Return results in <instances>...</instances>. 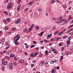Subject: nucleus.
<instances>
[{"mask_svg": "<svg viewBox=\"0 0 73 73\" xmlns=\"http://www.w3.org/2000/svg\"><path fill=\"white\" fill-rule=\"evenodd\" d=\"M66 55H69V53L68 52H66Z\"/></svg>", "mask_w": 73, "mask_h": 73, "instance_id": "obj_42", "label": "nucleus"}, {"mask_svg": "<svg viewBox=\"0 0 73 73\" xmlns=\"http://www.w3.org/2000/svg\"><path fill=\"white\" fill-rule=\"evenodd\" d=\"M63 7L64 8H66V5H64L63 6Z\"/></svg>", "mask_w": 73, "mask_h": 73, "instance_id": "obj_56", "label": "nucleus"}, {"mask_svg": "<svg viewBox=\"0 0 73 73\" xmlns=\"http://www.w3.org/2000/svg\"><path fill=\"white\" fill-rule=\"evenodd\" d=\"M52 29L53 30H55L56 29V27L55 26H53Z\"/></svg>", "mask_w": 73, "mask_h": 73, "instance_id": "obj_30", "label": "nucleus"}, {"mask_svg": "<svg viewBox=\"0 0 73 73\" xmlns=\"http://www.w3.org/2000/svg\"><path fill=\"white\" fill-rule=\"evenodd\" d=\"M33 54H34V56H37V54H36V53L35 54V53H33Z\"/></svg>", "mask_w": 73, "mask_h": 73, "instance_id": "obj_51", "label": "nucleus"}, {"mask_svg": "<svg viewBox=\"0 0 73 73\" xmlns=\"http://www.w3.org/2000/svg\"><path fill=\"white\" fill-rule=\"evenodd\" d=\"M14 58V60L15 61H16V60H17V57H16V56H15Z\"/></svg>", "mask_w": 73, "mask_h": 73, "instance_id": "obj_26", "label": "nucleus"}, {"mask_svg": "<svg viewBox=\"0 0 73 73\" xmlns=\"http://www.w3.org/2000/svg\"><path fill=\"white\" fill-rule=\"evenodd\" d=\"M36 43H37V42H36V41H33V44H36Z\"/></svg>", "mask_w": 73, "mask_h": 73, "instance_id": "obj_38", "label": "nucleus"}, {"mask_svg": "<svg viewBox=\"0 0 73 73\" xmlns=\"http://www.w3.org/2000/svg\"><path fill=\"white\" fill-rule=\"evenodd\" d=\"M45 65H47V64H48V62H46L45 63Z\"/></svg>", "mask_w": 73, "mask_h": 73, "instance_id": "obj_60", "label": "nucleus"}, {"mask_svg": "<svg viewBox=\"0 0 73 73\" xmlns=\"http://www.w3.org/2000/svg\"><path fill=\"white\" fill-rule=\"evenodd\" d=\"M31 27H32V28H33V27H34V25H31Z\"/></svg>", "mask_w": 73, "mask_h": 73, "instance_id": "obj_62", "label": "nucleus"}, {"mask_svg": "<svg viewBox=\"0 0 73 73\" xmlns=\"http://www.w3.org/2000/svg\"><path fill=\"white\" fill-rule=\"evenodd\" d=\"M36 29L38 30V29H39V28H40V27L38 26H36Z\"/></svg>", "mask_w": 73, "mask_h": 73, "instance_id": "obj_18", "label": "nucleus"}, {"mask_svg": "<svg viewBox=\"0 0 73 73\" xmlns=\"http://www.w3.org/2000/svg\"><path fill=\"white\" fill-rule=\"evenodd\" d=\"M68 40H71V37H68Z\"/></svg>", "mask_w": 73, "mask_h": 73, "instance_id": "obj_46", "label": "nucleus"}, {"mask_svg": "<svg viewBox=\"0 0 73 73\" xmlns=\"http://www.w3.org/2000/svg\"><path fill=\"white\" fill-rule=\"evenodd\" d=\"M33 4V3L32 2H30L29 4V5H32Z\"/></svg>", "mask_w": 73, "mask_h": 73, "instance_id": "obj_24", "label": "nucleus"}, {"mask_svg": "<svg viewBox=\"0 0 73 73\" xmlns=\"http://www.w3.org/2000/svg\"><path fill=\"white\" fill-rule=\"evenodd\" d=\"M57 34V32H55L54 33V35H56Z\"/></svg>", "mask_w": 73, "mask_h": 73, "instance_id": "obj_48", "label": "nucleus"}, {"mask_svg": "<svg viewBox=\"0 0 73 73\" xmlns=\"http://www.w3.org/2000/svg\"><path fill=\"white\" fill-rule=\"evenodd\" d=\"M16 29H15V28H13L12 29V30H13V31H15Z\"/></svg>", "mask_w": 73, "mask_h": 73, "instance_id": "obj_25", "label": "nucleus"}, {"mask_svg": "<svg viewBox=\"0 0 73 73\" xmlns=\"http://www.w3.org/2000/svg\"><path fill=\"white\" fill-rule=\"evenodd\" d=\"M55 2V1L54 0H52L51 1L50 3L51 4H53V3H54Z\"/></svg>", "mask_w": 73, "mask_h": 73, "instance_id": "obj_16", "label": "nucleus"}, {"mask_svg": "<svg viewBox=\"0 0 73 73\" xmlns=\"http://www.w3.org/2000/svg\"><path fill=\"white\" fill-rule=\"evenodd\" d=\"M7 54L8 56H9V51H8L7 52Z\"/></svg>", "mask_w": 73, "mask_h": 73, "instance_id": "obj_39", "label": "nucleus"}, {"mask_svg": "<svg viewBox=\"0 0 73 73\" xmlns=\"http://www.w3.org/2000/svg\"><path fill=\"white\" fill-rule=\"evenodd\" d=\"M56 68H57V69H60V67H59V66H57Z\"/></svg>", "mask_w": 73, "mask_h": 73, "instance_id": "obj_58", "label": "nucleus"}, {"mask_svg": "<svg viewBox=\"0 0 73 73\" xmlns=\"http://www.w3.org/2000/svg\"><path fill=\"white\" fill-rule=\"evenodd\" d=\"M1 41L2 42H4L5 40L4 39H2Z\"/></svg>", "mask_w": 73, "mask_h": 73, "instance_id": "obj_59", "label": "nucleus"}, {"mask_svg": "<svg viewBox=\"0 0 73 73\" xmlns=\"http://www.w3.org/2000/svg\"><path fill=\"white\" fill-rule=\"evenodd\" d=\"M70 50H71V51H73V48H71V49H70Z\"/></svg>", "mask_w": 73, "mask_h": 73, "instance_id": "obj_64", "label": "nucleus"}, {"mask_svg": "<svg viewBox=\"0 0 73 73\" xmlns=\"http://www.w3.org/2000/svg\"><path fill=\"white\" fill-rule=\"evenodd\" d=\"M66 21V19H64L63 20L61 21H62H62Z\"/></svg>", "mask_w": 73, "mask_h": 73, "instance_id": "obj_55", "label": "nucleus"}, {"mask_svg": "<svg viewBox=\"0 0 73 73\" xmlns=\"http://www.w3.org/2000/svg\"><path fill=\"white\" fill-rule=\"evenodd\" d=\"M32 62H33V63H36V61L35 60H33L32 61Z\"/></svg>", "mask_w": 73, "mask_h": 73, "instance_id": "obj_57", "label": "nucleus"}, {"mask_svg": "<svg viewBox=\"0 0 73 73\" xmlns=\"http://www.w3.org/2000/svg\"><path fill=\"white\" fill-rule=\"evenodd\" d=\"M44 33V31H42L41 32V33L39 34H38L39 36H42V35H43V34Z\"/></svg>", "mask_w": 73, "mask_h": 73, "instance_id": "obj_6", "label": "nucleus"}, {"mask_svg": "<svg viewBox=\"0 0 73 73\" xmlns=\"http://www.w3.org/2000/svg\"><path fill=\"white\" fill-rule=\"evenodd\" d=\"M10 65H11V66H13V63H12L11 64H10Z\"/></svg>", "mask_w": 73, "mask_h": 73, "instance_id": "obj_44", "label": "nucleus"}, {"mask_svg": "<svg viewBox=\"0 0 73 73\" xmlns=\"http://www.w3.org/2000/svg\"><path fill=\"white\" fill-rule=\"evenodd\" d=\"M34 47H35V45H33L31 46L30 48H33Z\"/></svg>", "mask_w": 73, "mask_h": 73, "instance_id": "obj_23", "label": "nucleus"}, {"mask_svg": "<svg viewBox=\"0 0 73 73\" xmlns=\"http://www.w3.org/2000/svg\"><path fill=\"white\" fill-rule=\"evenodd\" d=\"M69 18L68 19V21H69L71 19H72V16L71 15H70L69 16Z\"/></svg>", "mask_w": 73, "mask_h": 73, "instance_id": "obj_12", "label": "nucleus"}, {"mask_svg": "<svg viewBox=\"0 0 73 73\" xmlns=\"http://www.w3.org/2000/svg\"><path fill=\"white\" fill-rule=\"evenodd\" d=\"M41 49H44V47L43 46H42L41 47Z\"/></svg>", "mask_w": 73, "mask_h": 73, "instance_id": "obj_53", "label": "nucleus"}, {"mask_svg": "<svg viewBox=\"0 0 73 73\" xmlns=\"http://www.w3.org/2000/svg\"><path fill=\"white\" fill-rule=\"evenodd\" d=\"M32 29H33V28L32 27L29 28V32H31Z\"/></svg>", "mask_w": 73, "mask_h": 73, "instance_id": "obj_13", "label": "nucleus"}, {"mask_svg": "<svg viewBox=\"0 0 73 73\" xmlns=\"http://www.w3.org/2000/svg\"><path fill=\"white\" fill-rule=\"evenodd\" d=\"M45 53L46 54V55H48V52H47V50H46V51L45 52Z\"/></svg>", "mask_w": 73, "mask_h": 73, "instance_id": "obj_20", "label": "nucleus"}, {"mask_svg": "<svg viewBox=\"0 0 73 73\" xmlns=\"http://www.w3.org/2000/svg\"><path fill=\"white\" fill-rule=\"evenodd\" d=\"M14 43L15 44V45H19V42H14Z\"/></svg>", "mask_w": 73, "mask_h": 73, "instance_id": "obj_11", "label": "nucleus"}, {"mask_svg": "<svg viewBox=\"0 0 73 73\" xmlns=\"http://www.w3.org/2000/svg\"><path fill=\"white\" fill-rule=\"evenodd\" d=\"M5 44L6 45H9V44L8 43V42H7L5 43Z\"/></svg>", "mask_w": 73, "mask_h": 73, "instance_id": "obj_35", "label": "nucleus"}, {"mask_svg": "<svg viewBox=\"0 0 73 73\" xmlns=\"http://www.w3.org/2000/svg\"><path fill=\"white\" fill-rule=\"evenodd\" d=\"M21 0H18V4H20Z\"/></svg>", "mask_w": 73, "mask_h": 73, "instance_id": "obj_43", "label": "nucleus"}, {"mask_svg": "<svg viewBox=\"0 0 73 73\" xmlns=\"http://www.w3.org/2000/svg\"><path fill=\"white\" fill-rule=\"evenodd\" d=\"M24 60L23 59H21L19 61V62H21V63H23V62H24Z\"/></svg>", "mask_w": 73, "mask_h": 73, "instance_id": "obj_8", "label": "nucleus"}, {"mask_svg": "<svg viewBox=\"0 0 73 73\" xmlns=\"http://www.w3.org/2000/svg\"><path fill=\"white\" fill-rule=\"evenodd\" d=\"M13 64V65H15V66H16V65H17V64H16V62H14Z\"/></svg>", "mask_w": 73, "mask_h": 73, "instance_id": "obj_47", "label": "nucleus"}, {"mask_svg": "<svg viewBox=\"0 0 73 73\" xmlns=\"http://www.w3.org/2000/svg\"><path fill=\"white\" fill-rule=\"evenodd\" d=\"M25 47L27 49V48H28V45H26Z\"/></svg>", "mask_w": 73, "mask_h": 73, "instance_id": "obj_61", "label": "nucleus"}, {"mask_svg": "<svg viewBox=\"0 0 73 73\" xmlns=\"http://www.w3.org/2000/svg\"><path fill=\"white\" fill-rule=\"evenodd\" d=\"M38 9L39 10H40V11H42V10L41 8H39V9Z\"/></svg>", "mask_w": 73, "mask_h": 73, "instance_id": "obj_45", "label": "nucleus"}, {"mask_svg": "<svg viewBox=\"0 0 73 73\" xmlns=\"http://www.w3.org/2000/svg\"><path fill=\"white\" fill-rule=\"evenodd\" d=\"M64 58V56H61V58L60 59H61V60H62Z\"/></svg>", "mask_w": 73, "mask_h": 73, "instance_id": "obj_37", "label": "nucleus"}, {"mask_svg": "<svg viewBox=\"0 0 73 73\" xmlns=\"http://www.w3.org/2000/svg\"><path fill=\"white\" fill-rule=\"evenodd\" d=\"M40 65H43L44 64V62H40Z\"/></svg>", "mask_w": 73, "mask_h": 73, "instance_id": "obj_22", "label": "nucleus"}, {"mask_svg": "<svg viewBox=\"0 0 73 73\" xmlns=\"http://www.w3.org/2000/svg\"><path fill=\"white\" fill-rule=\"evenodd\" d=\"M58 52H57V50H56L54 52H53L54 53H55V54H57V53Z\"/></svg>", "mask_w": 73, "mask_h": 73, "instance_id": "obj_34", "label": "nucleus"}, {"mask_svg": "<svg viewBox=\"0 0 73 73\" xmlns=\"http://www.w3.org/2000/svg\"><path fill=\"white\" fill-rule=\"evenodd\" d=\"M56 72V70H54V69L52 70H51V73H55Z\"/></svg>", "mask_w": 73, "mask_h": 73, "instance_id": "obj_10", "label": "nucleus"}, {"mask_svg": "<svg viewBox=\"0 0 73 73\" xmlns=\"http://www.w3.org/2000/svg\"><path fill=\"white\" fill-rule=\"evenodd\" d=\"M12 7V4L11 3H10L8 5L7 7V8L8 9H11Z\"/></svg>", "mask_w": 73, "mask_h": 73, "instance_id": "obj_3", "label": "nucleus"}, {"mask_svg": "<svg viewBox=\"0 0 73 73\" xmlns=\"http://www.w3.org/2000/svg\"><path fill=\"white\" fill-rule=\"evenodd\" d=\"M62 23V21H59L58 22V24H59L60 23Z\"/></svg>", "mask_w": 73, "mask_h": 73, "instance_id": "obj_54", "label": "nucleus"}, {"mask_svg": "<svg viewBox=\"0 0 73 73\" xmlns=\"http://www.w3.org/2000/svg\"><path fill=\"white\" fill-rule=\"evenodd\" d=\"M3 13H4V14H5L6 15H8V12H7V11H3Z\"/></svg>", "mask_w": 73, "mask_h": 73, "instance_id": "obj_21", "label": "nucleus"}, {"mask_svg": "<svg viewBox=\"0 0 73 73\" xmlns=\"http://www.w3.org/2000/svg\"><path fill=\"white\" fill-rule=\"evenodd\" d=\"M23 31L24 32H26L27 31V29H25L24 30H23Z\"/></svg>", "mask_w": 73, "mask_h": 73, "instance_id": "obj_36", "label": "nucleus"}, {"mask_svg": "<svg viewBox=\"0 0 73 73\" xmlns=\"http://www.w3.org/2000/svg\"><path fill=\"white\" fill-rule=\"evenodd\" d=\"M4 69H5V67L4 66H3L2 67V70L3 71H4L5 70H4Z\"/></svg>", "mask_w": 73, "mask_h": 73, "instance_id": "obj_32", "label": "nucleus"}, {"mask_svg": "<svg viewBox=\"0 0 73 73\" xmlns=\"http://www.w3.org/2000/svg\"><path fill=\"white\" fill-rule=\"evenodd\" d=\"M8 29V27H5V30H7Z\"/></svg>", "mask_w": 73, "mask_h": 73, "instance_id": "obj_49", "label": "nucleus"}, {"mask_svg": "<svg viewBox=\"0 0 73 73\" xmlns=\"http://www.w3.org/2000/svg\"><path fill=\"white\" fill-rule=\"evenodd\" d=\"M6 20L7 21H8V22H9V21H10V19L9 18H7L6 19Z\"/></svg>", "mask_w": 73, "mask_h": 73, "instance_id": "obj_29", "label": "nucleus"}, {"mask_svg": "<svg viewBox=\"0 0 73 73\" xmlns=\"http://www.w3.org/2000/svg\"><path fill=\"white\" fill-rule=\"evenodd\" d=\"M70 31L71 32V31H73V28H71L70 29Z\"/></svg>", "mask_w": 73, "mask_h": 73, "instance_id": "obj_52", "label": "nucleus"}, {"mask_svg": "<svg viewBox=\"0 0 73 73\" xmlns=\"http://www.w3.org/2000/svg\"><path fill=\"white\" fill-rule=\"evenodd\" d=\"M6 21H7L5 19H3V22L5 24H7V23L6 22Z\"/></svg>", "mask_w": 73, "mask_h": 73, "instance_id": "obj_9", "label": "nucleus"}, {"mask_svg": "<svg viewBox=\"0 0 73 73\" xmlns=\"http://www.w3.org/2000/svg\"><path fill=\"white\" fill-rule=\"evenodd\" d=\"M9 68L10 69H13V67H12V66H9Z\"/></svg>", "mask_w": 73, "mask_h": 73, "instance_id": "obj_27", "label": "nucleus"}, {"mask_svg": "<svg viewBox=\"0 0 73 73\" xmlns=\"http://www.w3.org/2000/svg\"><path fill=\"white\" fill-rule=\"evenodd\" d=\"M10 56L11 58L12 57H15V55L13 54H11Z\"/></svg>", "mask_w": 73, "mask_h": 73, "instance_id": "obj_14", "label": "nucleus"}, {"mask_svg": "<svg viewBox=\"0 0 73 73\" xmlns=\"http://www.w3.org/2000/svg\"><path fill=\"white\" fill-rule=\"evenodd\" d=\"M31 66H34V64H31Z\"/></svg>", "mask_w": 73, "mask_h": 73, "instance_id": "obj_63", "label": "nucleus"}, {"mask_svg": "<svg viewBox=\"0 0 73 73\" xmlns=\"http://www.w3.org/2000/svg\"><path fill=\"white\" fill-rule=\"evenodd\" d=\"M52 34H50L49 35H47V37H46V38L47 39H49L51 37V36H52Z\"/></svg>", "mask_w": 73, "mask_h": 73, "instance_id": "obj_5", "label": "nucleus"}, {"mask_svg": "<svg viewBox=\"0 0 73 73\" xmlns=\"http://www.w3.org/2000/svg\"><path fill=\"white\" fill-rule=\"evenodd\" d=\"M20 4H19L18 7L17 8V11H19V10H20V6H21Z\"/></svg>", "mask_w": 73, "mask_h": 73, "instance_id": "obj_7", "label": "nucleus"}, {"mask_svg": "<svg viewBox=\"0 0 73 73\" xmlns=\"http://www.w3.org/2000/svg\"><path fill=\"white\" fill-rule=\"evenodd\" d=\"M3 53L4 54H5V53H6V51L5 50H4L3 51Z\"/></svg>", "mask_w": 73, "mask_h": 73, "instance_id": "obj_50", "label": "nucleus"}, {"mask_svg": "<svg viewBox=\"0 0 73 73\" xmlns=\"http://www.w3.org/2000/svg\"><path fill=\"white\" fill-rule=\"evenodd\" d=\"M70 44V41L69 40H68L67 41V44H68V45H69Z\"/></svg>", "mask_w": 73, "mask_h": 73, "instance_id": "obj_15", "label": "nucleus"}, {"mask_svg": "<svg viewBox=\"0 0 73 73\" xmlns=\"http://www.w3.org/2000/svg\"><path fill=\"white\" fill-rule=\"evenodd\" d=\"M20 38V35L19 34H17L16 35V37H14V40L15 41H17Z\"/></svg>", "mask_w": 73, "mask_h": 73, "instance_id": "obj_1", "label": "nucleus"}, {"mask_svg": "<svg viewBox=\"0 0 73 73\" xmlns=\"http://www.w3.org/2000/svg\"><path fill=\"white\" fill-rule=\"evenodd\" d=\"M60 21H62V17H60Z\"/></svg>", "mask_w": 73, "mask_h": 73, "instance_id": "obj_41", "label": "nucleus"}, {"mask_svg": "<svg viewBox=\"0 0 73 73\" xmlns=\"http://www.w3.org/2000/svg\"><path fill=\"white\" fill-rule=\"evenodd\" d=\"M43 41L44 42H48V41L46 40H44Z\"/></svg>", "mask_w": 73, "mask_h": 73, "instance_id": "obj_33", "label": "nucleus"}, {"mask_svg": "<svg viewBox=\"0 0 73 73\" xmlns=\"http://www.w3.org/2000/svg\"><path fill=\"white\" fill-rule=\"evenodd\" d=\"M9 47H7L6 48H5V49L6 50H7L8 49H9Z\"/></svg>", "mask_w": 73, "mask_h": 73, "instance_id": "obj_40", "label": "nucleus"}, {"mask_svg": "<svg viewBox=\"0 0 73 73\" xmlns=\"http://www.w3.org/2000/svg\"><path fill=\"white\" fill-rule=\"evenodd\" d=\"M31 57H35V55H34V54H33V53L31 54Z\"/></svg>", "mask_w": 73, "mask_h": 73, "instance_id": "obj_19", "label": "nucleus"}, {"mask_svg": "<svg viewBox=\"0 0 73 73\" xmlns=\"http://www.w3.org/2000/svg\"><path fill=\"white\" fill-rule=\"evenodd\" d=\"M20 19H19L17 21L15 22V23L16 24H19V23L20 22Z\"/></svg>", "mask_w": 73, "mask_h": 73, "instance_id": "obj_4", "label": "nucleus"}, {"mask_svg": "<svg viewBox=\"0 0 73 73\" xmlns=\"http://www.w3.org/2000/svg\"><path fill=\"white\" fill-rule=\"evenodd\" d=\"M2 64L4 65H7L8 64V62L7 61H6L5 62L3 59L2 60Z\"/></svg>", "mask_w": 73, "mask_h": 73, "instance_id": "obj_2", "label": "nucleus"}, {"mask_svg": "<svg viewBox=\"0 0 73 73\" xmlns=\"http://www.w3.org/2000/svg\"><path fill=\"white\" fill-rule=\"evenodd\" d=\"M61 44H62V42H60L58 44L59 46H62V45Z\"/></svg>", "mask_w": 73, "mask_h": 73, "instance_id": "obj_28", "label": "nucleus"}, {"mask_svg": "<svg viewBox=\"0 0 73 73\" xmlns=\"http://www.w3.org/2000/svg\"><path fill=\"white\" fill-rule=\"evenodd\" d=\"M63 33H63L62 32L59 33L58 34V35L59 36H60V35H61L62 34H63Z\"/></svg>", "mask_w": 73, "mask_h": 73, "instance_id": "obj_17", "label": "nucleus"}, {"mask_svg": "<svg viewBox=\"0 0 73 73\" xmlns=\"http://www.w3.org/2000/svg\"><path fill=\"white\" fill-rule=\"evenodd\" d=\"M54 61H52L50 62V64H54Z\"/></svg>", "mask_w": 73, "mask_h": 73, "instance_id": "obj_31", "label": "nucleus"}]
</instances>
